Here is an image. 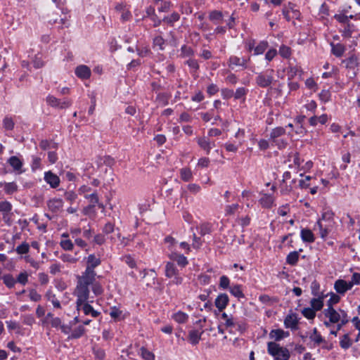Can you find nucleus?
<instances>
[{
	"label": "nucleus",
	"instance_id": "1",
	"mask_svg": "<svg viewBox=\"0 0 360 360\" xmlns=\"http://www.w3.org/2000/svg\"><path fill=\"white\" fill-rule=\"evenodd\" d=\"M335 226L333 213L330 211L324 212L315 224V229L318 228L319 235L322 239H326L331 233Z\"/></svg>",
	"mask_w": 360,
	"mask_h": 360
},
{
	"label": "nucleus",
	"instance_id": "2",
	"mask_svg": "<svg viewBox=\"0 0 360 360\" xmlns=\"http://www.w3.org/2000/svg\"><path fill=\"white\" fill-rule=\"evenodd\" d=\"M165 241L168 244L169 249V257L176 262L177 264L181 267H184L188 264L187 258L183 255L180 254L177 250V242L174 238L168 236L165 238Z\"/></svg>",
	"mask_w": 360,
	"mask_h": 360
},
{
	"label": "nucleus",
	"instance_id": "3",
	"mask_svg": "<svg viewBox=\"0 0 360 360\" xmlns=\"http://www.w3.org/2000/svg\"><path fill=\"white\" fill-rule=\"evenodd\" d=\"M323 314L328 318L329 321H325L324 324L328 327L330 323H338L342 322V324H346L348 321V316L344 310L336 311L333 307L325 309Z\"/></svg>",
	"mask_w": 360,
	"mask_h": 360
},
{
	"label": "nucleus",
	"instance_id": "4",
	"mask_svg": "<svg viewBox=\"0 0 360 360\" xmlns=\"http://www.w3.org/2000/svg\"><path fill=\"white\" fill-rule=\"evenodd\" d=\"M268 353L274 357L275 360H288L290 354L287 348L281 347L274 342H270L267 345Z\"/></svg>",
	"mask_w": 360,
	"mask_h": 360
},
{
	"label": "nucleus",
	"instance_id": "5",
	"mask_svg": "<svg viewBox=\"0 0 360 360\" xmlns=\"http://www.w3.org/2000/svg\"><path fill=\"white\" fill-rule=\"evenodd\" d=\"M74 295L77 297L76 305L79 307L81 304L87 302L89 295V287L77 283Z\"/></svg>",
	"mask_w": 360,
	"mask_h": 360
},
{
	"label": "nucleus",
	"instance_id": "6",
	"mask_svg": "<svg viewBox=\"0 0 360 360\" xmlns=\"http://www.w3.org/2000/svg\"><path fill=\"white\" fill-rule=\"evenodd\" d=\"M46 102L51 107L61 109L68 108L72 104L71 101L68 99H64L63 101H60V99L57 98L56 97L52 95H49L46 98Z\"/></svg>",
	"mask_w": 360,
	"mask_h": 360
},
{
	"label": "nucleus",
	"instance_id": "7",
	"mask_svg": "<svg viewBox=\"0 0 360 360\" xmlns=\"http://www.w3.org/2000/svg\"><path fill=\"white\" fill-rule=\"evenodd\" d=\"M94 276V271L90 268H86L83 275L78 277L77 283L89 287V285L93 283Z\"/></svg>",
	"mask_w": 360,
	"mask_h": 360
},
{
	"label": "nucleus",
	"instance_id": "8",
	"mask_svg": "<svg viewBox=\"0 0 360 360\" xmlns=\"http://www.w3.org/2000/svg\"><path fill=\"white\" fill-rule=\"evenodd\" d=\"M75 74L82 80L89 79L91 76V70L86 65H79L75 68Z\"/></svg>",
	"mask_w": 360,
	"mask_h": 360
},
{
	"label": "nucleus",
	"instance_id": "9",
	"mask_svg": "<svg viewBox=\"0 0 360 360\" xmlns=\"http://www.w3.org/2000/svg\"><path fill=\"white\" fill-rule=\"evenodd\" d=\"M8 163L12 167L16 174H20L25 172L22 169L23 162L18 157L11 156L8 160Z\"/></svg>",
	"mask_w": 360,
	"mask_h": 360
},
{
	"label": "nucleus",
	"instance_id": "10",
	"mask_svg": "<svg viewBox=\"0 0 360 360\" xmlns=\"http://www.w3.org/2000/svg\"><path fill=\"white\" fill-rule=\"evenodd\" d=\"M299 319L294 313L289 314L284 319V326L286 328L295 330L297 327Z\"/></svg>",
	"mask_w": 360,
	"mask_h": 360
},
{
	"label": "nucleus",
	"instance_id": "11",
	"mask_svg": "<svg viewBox=\"0 0 360 360\" xmlns=\"http://www.w3.org/2000/svg\"><path fill=\"white\" fill-rule=\"evenodd\" d=\"M334 288L338 293L343 295L347 290L352 289V284L349 282L342 279H339L335 282Z\"/></svg>",
	"mask_w": 360,
	"mask_h": 360
},
{
	"label": "nucleus",
	"instance_id": "12",
	"mask_svg": "<svg viewBox=\"0 0 360 360\" xmlns=\"http://www.w3.org/2000/svg\"><path fill=\"white\" fill-rule=\"evenodd\" d=\"M44 181L49 184L51 188H57L60 182L59 177L51 171L44 173Z\"/></svg>",
	"mask_w": 360,
	"mask_h": 360
},
{
	"label": "nucleus",
	"instance_id": "13",
	"mask_svg": "<svg viewBox=\"0 0 360 360\" xmlns=\"http://www.w3.org/2000/svg\"><path fill=\"white\" fill-rule=\"evenodd\" d=\"M202 334H203V330H202V329L191 330L188 332V342L193 345L198 344V342H200V340L201 339V336Z\"/></svg>",
	"mask_w": 360,
	"mask_h": 360
},
{
	"label": "nucleus",
	"instance_id": "14",
	"mask_svg": "<svg viewBox=\"0 0 360 360\" xmlns=\"http://www.w3.org/2000/svg\"><path fill=\"white\" fill-rule=\"evenodd\" d=\"M77 309L78 311L82 310L85 315H91L92 317H97L100 314L98 311L94 310L86 302H84V304H81L79 307L77 305Z\"/></svg>",
	"mask_w": 360,
	"mask_h": 360
},
{
	"label": "nucleus",
	"instance_id": "15",
	"mask_svg": "<svg viewBox=\"0 0 360 360\" xmlns=\"http://www.w3.org/2000/svg\"><path fill=\"white\" fill-rule=\"evenodd\" d=\"M229 300V297L226 294H219L215 300V306L219 311H222L226 307Z\"/></svg>",
	"mask_w": 360,
	"mask_h": 360
},
{
	"label": "nucleus",
	"instance_id": "16",
	"mask_svg": "<svg viewBox=\"0 0 360 360\" xmlns=\"http://www.w3.org/2000/svg\"><path fill=\"white\" fill-rule=\"evenodd\" d=\"M290 335L288 331H285L282 329H274L269 333V337L276 341H280Z\"/></svg>",
	"mask_w": 360,
	"mask_h": 360
},
{
	"label": "nucleus",
	"instance_id": "17",
	"mask_svg": "<svg viewBox=\"0 0 360 360\" xmlns=\"http://www.w3.org/2000/svg\"><path fill=\"white\" fill-rule=\"evenodd\" d=\"M285 134V129L283 127H278L273 129L270 133V139L273 142H278V139Z\"/></svg>",
	"mask_w": 360,
	"mask_h": 360
},
{
	"label": "nucleus",
	"instance_id": "18",
	"mask_svg": "<svg viewBox=\"0 0 360 360\" xmlns=\"http://www.w3.org/2000/svg\"><path fill=\"white\" fill-rule=\"evenodd\" d=\"M273 77L267 74H260L257 77V83L262 87H266L271 84Z\"/></svg>",
	"mask_w": 360,
	"mask_h": 360
},
{
	"label": "nucleus",
	"instance_id": "19",
	"mask_svg": "<svg viewBox=\"0 0 360 360\" xmlns=\"http://www.w3.org/2000/svg\"><path fill=\"white\" fill-rule=\"evenodd\" d=\"M63 201L60 198H53L49 201L48 207L52 212H56L62 209Z\"/></svg>",
	"mask_w": 360,
	"mask_h": 360
},
{
	"label": "nucleus",
	"instance_id": "20",
	"mask_svg": "<svg viewBox=\"0 0 360 360\" xmlns=\"http://www.w3.org/2000/svg\"><path fill=\"white\" fill-rule=\"evenodd\" d=\"M0 187L3 188L7 194H13L18 191V185L15 182H1Z\"/></svg>",
	"mask_w": 360,
	"mask_h": 360
},
{
	"label": "nucleus",
	"instance_id": "21",
	"mask_svg": "<svg viewBox=\"0 0 360 360\" xmlns=\"http://www.w3.org/2000/svg\"><path fill=\"white\" fill-rule=\"evenodd\" d=\"M302 240L306 243H314L315 236L312 231L308 229H302L300 232Z\"/></svg>",
	"mask_w": 360,
	"mask_h": 360
},
{
	"label": "nucleus",
	"instance_id": "22",
	"mask_svg": "<svg viewBox=\"0 0 360 360\" xmlns=\"http://www.w3.org/2000/svg\"><path fill=\"white\" fill-rule=\"evenodd\" d=\"M178 273H179L178 269H176V267L175 266V265L173 263H172L170 262H168L166 263L165 276L167 278H172L174 275H176Z\"/></svg>",
	"mask_w": 360,
	"mask_h": 360
},
{
	"label": "nucleus",
	"instance_id": "23",
	"mask_svg": "<svg viewBox=\"0 0 360 360\" xmlns=\"http://www.w3.org/2000/svg\"><path fill=\"white\" fill-rule=\"evenodd\" d=\"M172 319L179 323H184L188 321V315L183 311H179L172 314Z\"/></svg>",
	"mask_w": 360,
	"mask_h": 360
},
{
	"label": "nucleus",
	"instance_id": "24",
	"mask_svg": "<svg viewBox=\"0 0 360 360\" xmlns=\"http://www.w3.org/2000/svg\"><path fill=\"white\" fill-rule=\"evenodd\" d=\"M68 235L67 233H63L62 235V239L60 242V245L63 249L65 250H71L73 248V243L68 238Z\"/></svg>",
	"mask_w": 360,
	"mask_h": 360
},
{
	"label": "nucleus",
	"instance_id": "25",
	"mask_svg": "<svg viewBox=\"0 0 360 360\" xmlns=\"http://www.w3.org/2000/svg\"><path fill=\"white\" fill-rule=\"evenodd\" d=\"M259 202L262 207L269 208L274 204V198L271 195L264 194Z\"/></svg>",
	"mask_w": 360,
	"mask_h": 360
},
{
	"label": "nucleus",
	"instance_id": "26",
	"mask_svg": "<svg viewBox=\"0 0 360 360\" xmlns=\"http://www.w3.org/2000/svg\"><path fill=\"white\" fill-rule=\"evenodd\" d=\"M310 304L312 309H314L315 311H319L323 306V297H319L318 298H313Z\"/></svg>",
	"mask_w": 360,
	"mask_h": 360
},
{
	"label": "nucleus",
	"instance_id": "27",
	"mask_svg": "<svg viewBox=\"0 0 360 360\" xmlns=\"http://www.w3.org/2000/svg\"><path fill=\"white\" fill-rule=\"evenodd\" d=\"M327 121H328V116L326 114H323L319 117H316V116L311 117L309 119V123L312 126H316L318 122H319L322 124H324L327 122Z\"/></svg>",
	"mask_w": 360,
	"mask_h": 360
},
{
	"label": "nucleus",
	"instance_id": "28",
	"mask_svg": "<svg viewBox=\"0 0 360 360\" xmlns=\"http://www.w3.org/2000/svg\"><path fill=\"white\" fill-rule=\"evenodd\" d=\"M101 261L100 259L95 257L94 255H90L87 258V266L86 268H90L94 270V269L99 265Z\"/></svg>",
	"mask_w": 360,
	"mask_h": 360
},
{
	"label": "nucleus",
	"instance_id": "29",
	"mask_svg": "<svg viewBox=\"0 0 360 360\" xmlns=\"http://www.w3.org/2000/svg\"><path fill=\"white\" fill-rule=\"evenodd\" d=\"M332 46V52L337 57H340L343 55L345 48V46L341 44H331Z\"/></svg>",
	"mask_w": 360,
	"mask_h": 360
},
{
	"label": "nucleus",
	"instance_id": "30",
	"mask_svg": "<svg viewBox=\"0 0 360 360\" xmlns=\"http://www.w3.org/2000/svg\"><path fill=\"white\" fill-rule=\"evenodd\" d=\"M299 259V252L293 251L290 252L286 257V262L290 265H295L297 264Z\"/></svg>",
	"mask_w": 360,
	"mask_h": 360
},
{
	"label": "nucleus",
	"instance_id": "31",
	"mask_svg": "<svg viewBox=\"0 0 360 360\" xmlns=\"http://www.w3.org/2000/svg\"><path fill=\"white\" fill-rule=\"evenodd\" d=\"M268 48V43L266 41H260L254 49V55L262 54Z\"/></svg>",
	"mask_w": 360,
	"mask_h": 360
},
{
	"label": "nucleus",
	"instance_id": "32",
	"mask_svg": "<svg viewBox=\"0 0 360 360\" xmlns=\"http://www.w3.org/2000/svg\"><path fill=\"white\" fill-rule=\"evenodd\" d=\"M198 143L202 148H203L204 150H205L207 151V153L210 152V149L212 148V143L205 137L199 138L198 140Z\"/></svg>",
	"mask_w": 360,
	"mask_h": 360
},
{
	"label": "nucleus",
	"instance_id": "33",
	"mask_svg": "<svg viewBox=\"0 0 360 360\" xmlns=\"http://www.w3.org/2000/svg\"><path fill=\"white\" fill-rule=\"evenodd\" d=\"M109 314L111 318L115 320H120L124 317L122 311L116 307H112L110 310Z\"/></svg>",
	"mask_w": 360,
	"mask_h": 360
},
{
	"label": "nucleus",
	"instance_id": "34",
	"mask_svg": "<svg viewBox=\"0 0 360 360\" xmlns=\"http://www.w3.org/2000/svg\"><path fill=\"white\" fill-rule=\"evenodd\" d=\"M229 291L236 297L240 298L244 297V295L239 285L231 286L229 289Z\"/></svg>",
	"mask_w": 360,
	"mask_h": 360
},
{
	"label": "nucleus",
	"instance_id": "35",
	"mask_svg": "<svg viewBox=\"0 0 360 360\" xmlns=\"http://www.w3.org/2000/svg\"><path fill=\"white\" fill-rule=\"evenodd\" d=\"M302 315L309 320L314 319L316 316V311L311 308L307 307L302 310Z\"/></svg>",
	"mask_w": 360,
	"mask_h": 360
},
{
	"label": "nucleus",
	"instance_id": "36",
	"mask_svg": "<svg viewBox=\"0 0 360 360\" xmlns=\"http://www.w3.org/2000/svg\"><path fill=\"white\" fill-rule=\"evenodd\" d=\"M180 175L182 180L188 181L192 178V172L190 169L183 168L180 171Z\"/></svg>",
	"mask_w": 360,
	"mask_h": 360
},
{
	"label": "nucleus",
	"instance_id": "37",
	"mask_svg": "<svg viewBox=\"0 0 360 360\" xmlns=\"http://www.w3.org/2000/svg\"><path fill=\"white\" fill-rule=\"evenodd\" d=\"M4 284L8 288H13L15 283V280L11 274H6L3 276Z\"/></svg>",
	"mask_w": 360,
	"mask_h": 360
},
{
	"label": "nucleus",
	"instance_id": "38",
	"mask_svg": "<svg viewBox=\"0 0 360 360\" xmlns=\"http://www.w3.org/2000/svg\"><path fill=\"white\" fill-rule=\"evenodd\" d=\"M340 344L344 349H347L352 345V341L348 334H345L342 337Z\"/></svg>",
	"mask_w": 360,
	"mask_h": 360
},
{
	"label": "nucleus",
	"instance_id": "39",
	"mask_svg": "<svg viewBox=\"0 0 360 360\" xmlns=\"http://www.w3.org/2000/svg\"><path fill=\"white\" fill-rule=\"evenodd\" d=\"M279 54L281 57L288 58L291 55V49L285 45H282L279 49Z\"/></svg>",
	"mask_w": 360,
	"mask_h": 360
},
{
	"label": "nucleus",
	"instance_id": "40",
	"mask_svg": "<svg viewBox=\"0 0 360 360\" xmlns=\"http://www.w3.org/2000/svg\"><path fill=\"white\" fill-rule=\"evenodd\" d=\"M46 297L47 299L51 302L54 307L60 308V302L56 299L54 294H53L51 292H47Z\"/></svg>",
	"mask_w": 360,
	"mask_h": 360
},
{
	"label": "nucleus",
	"instance_id": "41",
	"mask_svg": "<svg viewBox=\"0 0 360 360\" xmlns=\"http://www.w3.org/2000/svg\"><path fill=\"white\" fill-rule=\"evenodd\" d=\"M289 161H292L295 166L297 168H300L302 162V160L297 153H294L290 156Z\"/></svg>",
	"mask_w": 360,
	"mask_h": 360
},
{
	"label": "nucleus",
	"instance_id": "42",
	"mask_svg": "<svg viewBox=\"0 0 360 360\" xmlns=\"http://www.w3.org/2000/svg\"><path fill=\"white\" fill-rule=\"evenodd\" d=\"M140 354L143 359L145 360H153L154 355L150 352L148 351L145 348L142 347L140 349Z\"/></svg>",
	"mask_w": 360,
	"mask_h": 360
},
{
	"label": "nucleus",
	"instance_id": "43",
	"mask_svg": "<svg viewBox=\"0 0 360 360\" xmlns=\"http://www.w3.org/2000/svg\"><path fill=\"white\" fill-rule=\"evenodd\" d=\"M33 65L35 68H41L44 66V61L41 55L37 54L32 60Z\"/></svg>",
	"mask_w": 360,
	"mask_h": 360
},
{
	"label": "nucleus",
	"instance_id": "44",
	"mask_svg": "<svg viewBox=\"0 0 360 360\" xmlns=\"http://www.w3.org/2000/svg\"><path fill=\"white\" fill-rule=\"evenodd\" d=\"M17 281L22 285H25L28 281V274L26 271L21 272L17 278Z\"/></svg>",
	"mask_w": 360,
	"mask_h": 360
},
{
	"label": "nucleus",
	"instance_id": "45",
	"mask_svg": "<svg viewBox=\"0 0 360 360\" xmlns=\"http://www.w3.org/2000/svg\"><path fill=\"white\" fill-rule=\"evenodd\" d=\"M11 205L8 201L0 202V212L7 213L11 210Z\"/></svg>",
	"mask_w": 360,
	"mask_h": 360
},
{
	"label": "nucleus",
	"instance_id": "46",
	"mask_svg": "<svg viewBox=\"0 0 360 360\" xmlns=\"http://www.w3.org/2000/svg\"><path fill=\"white\" fill-rule=\"evenodd\" d=\"M311 341L316 344H320L323 342V339L321 335L317 333V330L314 329L313 334L310 336Z\"/></svg>",
	"mask_w": 360,
	"mask_h": 360
},
{
	"label": "nucleus",
	"instance_id": "47",
	"mask_svg": "<svg viewBox=\"0 0 360 360\" xmlns=\"http://www.w3.org/2000/svg\"><path fill=\"white\" fill-rule=\"evenodd\" d=\"M29 297L32 301L38 302L41 300V296L34 289L29 291Z\"/></svg>",
	"mask_w": 360,
	"mask_h": 360
},
{
	"label": "nucleus",
	"instance_id": "48",
	"mask_svg": "<svg viewBox=\"0 0 360 360\" xmlns=\"http://www.w3.org/2000/svg\"><path fill=\"white\" fill-rule=\"evenodd\" d=\"M312 179L310 176H306L304 179L300 180L299 185L302 188H307L309 187L310 184L309 181Z\"/></svg>",
	"mask_w": 360,
	"mask_h": 360
},
{
	"label": "nucleus",
	"instance_id": "49",
	"mask_svg": "<svg viewBox=\"0 0 360 360\" xmlns=\"http://www.w3.org/2000/svg\"><path fill=\"white\" fill-rule=\"evenodd\" d=\"M229 279L226 276H222L219 280V287L223 289H226L229 285Z\"/></svg>",
	"mask_w": 360,
	"mask_h": 360
},
{
	"label": "nucleus",
	"instance_id": "50",
	"mask_svg": "<svg viewBox=\"0 0 360 360\" xmlns=\"http://www.w3.org/2000/svg\"><path fill=\"white\" fill-rule=\"evenodd\" d=\"M334 18L340 22L346 23L348 22V15L340 12V13L335 14Z\"/></svg>",
	"mask_w": 360,
	"mask_h": 360
},
{
	"label": "nucleus",
	"instance_id": "51",
	"mask_svg": "<svg viewBox=\"0 0 360 360\" xmlns=\"http://www.w3.org/2000/svg\"><path fill=\"white\" fill-rule=\"evenodd\" d=\"M4 127L6 129L11 130L14 127V122L10 117H6L4 120Z\"/></svg>",
	"mask_w": 360,
	"mask_h": 360
},
{
	"label": "nucleus",
	"instance_id": "52",
	"mask_svg": "<svg viewBox=\"0 0 360 360\" xmlns=\"http://www.w3.org/2000/svg\"><path fill=\"white\" fill-rule=\"evenodd\" d=\"M29 250V245L27 243H22L17 247L16 252L18 254H25Z\"/></svg>",
	"mask_w": 360,
	"mask_h": 360
},
{
	"label": "nucleus",
	"instance_id": "53",
	"mask_svg": "<svg viewBox=\"0 0 360 360\" xmlns=\"http://www.w3.org/2000/svg\"><path fill=\"white\" fill-rule=\"evenodd\" d=\"M238 204H232L230 205H227L226 207V214L228 215H231L235 213V212L238 210Z\"/></svg>",
	"mask_w": 360,
	"mask_h": 360
},
{
	"label": "nucleus",
	"instance_id": "54",
	"mask_svg": "<svg viewBox=\"0 0 360 360\" xmlns=\"http://www.w3.org/2000/svg\"><path fill=\"white\" fill-rule=\"evenodd\" d=\"M183 281V278L179 276V273L174 275L169 281L170 285H180Z\"/></svg>",
	"mask_w": 360,
	"mask_h": 360
},
{
	"label": "nucleus",
	"instance_id": "55",
	"mask_svg": "<svg viewBox=\"0 0 360 360\" xmlns=\"http://www.w3.org/2000/svg\"><path fill=\"white\" fill-rule=\"evenodd\" d=\"M277 54V51L275 49H269L265 54V59L271 61Z\"/></svg>",
	"mask_w": 360,
	"mask_h": 360
},
{
	"label": "nucleus",
	"instance_id": "56",
	"mask_svg": "<svg viewBox=\"0 0 360 360\" xmlns=\"http://www.w3.org/2000/svg\"><path fill=\"white\" fill-rule=\"evenodd\" d=\"M349 283L352 284V287H353L354 285L360 284V274L354 273L352 274V279Z\"/></svg>",
	"mask_w": 360,
	"mask_h": 360
},
{
	"label": "nucleus",
	"instance_id": "57",
	"mask_svg": "<svg viewBox=\"0 0 360 360\" xmlns=\"http://www.w3.org/2000/svg\"><path fill=\"white\" fill-rule=\"evenodd\" d=\"M92 291L96 295H99L103 293V288L99 283H94L92 285Z\"/></svg>",
	"mask_w": 360,
	"mask_h": 360
},
{
	"label": "nucleus",
	"instance_id": "58",
	"mask_svg": "<svg viewBox=\"0 0 360 360\" xmlns=\"http://www.w3.org/2000/svg\"><path fill=\"white\" fill-rule=\"evenodd\" d=\"M340 300V297L338 295H336L335 294H333L331 296H330V298L329 299V300L328 301V307H332L333 304L338 303Z\"/></svg>",
	"mask_w": 360,
	"mask_h": 360
},
{
	"label": "nucleus",
	"instance_id": "59",
	"mask_svg": "<svg viewBox=\"0 0 360 360\" xmlns=\"http://www.w3.org/2000/svg\"><path fill=\"white\" fill-rule=\"evenodd\" d=\"M41 166V159L39 158L34 157L32 160V169L36 170L37 169H39Z\"/></svg>",
	"mask_w": 360,
	"mask_h": 360
},
{
	"label": "nucleus",
	"instance_id": "60",
	"mask_svg": "<svg viewBox=\"0 0 360 360\" xmlns=\"http://www.w3.org/2000/svg\"><path fill=\"white\" fill-rule=\"evenodd\" d=\"M84 329L83 327H81V326L78 327L72 332V337H73L75 338H79L80 336L82 335V334L84 333Z\"/></svg>",
	"mask_w": 360,
	"mask_h": 360
},
{
	"label": "nucleus",
	"instance_id": "61",
	"mask_svg": "<svg viewBox=\"0 0 360 360\" xmlns=\"http://www.w3.org/2000/svg\"><path fill=\"white\" fill-rule=\"evenodd\" d=\"M258 146L260 150H264L269 148V144L268 141L265 139H260L258 141Z\"/></svg>",
	"mask_w": 360,
	"mask_h": 360
},
{
	"label": "nucleus",
	"instance_id": "62",
	"mask_svg": "<svg viewBox=\"0 0 360 360\" xmlns=\"http://www.w3.org/2000/svg\"><path fill=\"white\" fill-rule=\"evenodd\" d=\"M155 46H158L160 49H163L164 40L162 37H158L154 39Z\"/></svg>",
	"mask_w": 360,
	"mask_h": 360
},
{
	"label": "nucleus",
	"instance_id": "63",
	"mask_svg": "<svg viewBox=\"0 0 360 360\" xmlns=\"http://www.w3.org/2000/svg\"><path fill=\"white\" fill-rule=\"evenodd\" d=\"M210 160L207 158H202L198 160V166L201 167H207L209 165Z\"/></svg>",
	"mask_w": 360,
	"mask_h": 360
},
{
	"label": "nucleus",
	"instance_id": "64",
	"mask_svg": "<svg viewBox=\"0 0 360 360\" xmlns=\"http://www.w3.org/2000/svg\"><path fill=\"white\" fill-rule=\"evenodd\" d=\"M201 246L200 239L198 238L195 234H193V241L192 243V247L195 249H198Z\"/></svg>",
	"mask_w": 360,
	"mask_h": 360
}]
</instances>
